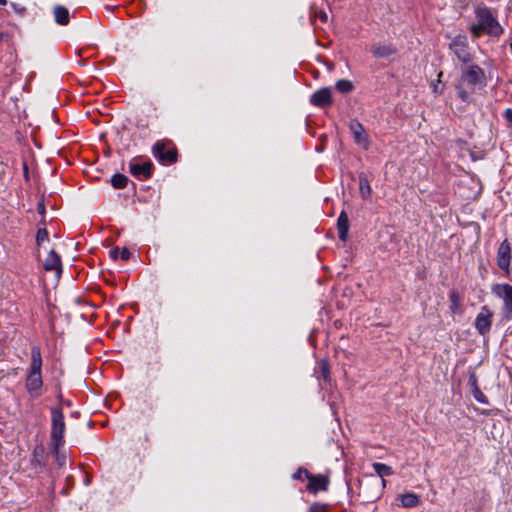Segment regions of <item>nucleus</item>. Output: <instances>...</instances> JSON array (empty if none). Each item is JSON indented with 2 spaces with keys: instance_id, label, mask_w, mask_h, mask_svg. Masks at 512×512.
<instances>
[{
  "instance_id": "14",
  "label": "nucleus",
  "mask_w": 512,
  "mask_h": 512,
  "mask_svg": "<svg viewBox=\"0 0 512 512\" xmlns=\"http://www.w3.org/2000/svg\"><path fill=\"white\" fill-rule=\"evenodd\" d=\"M350 129L354 135L356 143L364 145V147H367L368 137L362 124L357 121H353L350 124Z\"/></svg>"
},
{
  "instance_id": "18",
  "label": "nucleus",
  "mask_w": 512,
  "mask_h": 512,
  "mask_svg": "<svg viewBox=\"0 0 512 512\" xmlns=\"http://www.w3.org/2000/svg\"><path fill=\"white\" fill-rule=\"evenodd\" d=\"M401 505L405 508H413L419 504V497L415 493H406L400 496Z\"/></svg>"
},
{
  "instance_id": "25",
  "label": "nucleus",
  "mask_w": 512,
  "mask_h": 512,
  "mask_svg": "<svg viewBox=\"0 0 512 512\" xmlns=\"http://www.w3.org/2000/svg\"><path fill=\"white\" fill-rule=\"evenodd\" d=\"M328 508V504L315 502L309 507L308 512H328Z\"/></svg>"
},
{
  "instance_id": "12",
  "label": "nucleus",
  "mask_w": 512,
  "mask_h": 512,
  "mask_svg": "<svg viewBox=\"0 0 512 512\" xmlns=\"http://www.w3.org/2000/svg\"><path fill=\"white\" fill-rule=\"evenodd\" d=\"M310 102L317 107H326L332 104L330 88H321L311 95Z\"/></svg>"
},
{
  "instance_id": "17",
  "label": "nucleus",
  "mask_w": 512,
  "mask_h": 512,
  "mask_svg": "<svg viewBox=\"0 0 512 512\" xmlns=\"http://www.w3.org/2000/svg\"><path fill=\"white\" fill-rule=\"evenodd\" d=\"M372 467L376 474L382 478V487L385 488L386 480L384 479V477L393 474L392 468L384 463L379 462L373 463Z\"/></svg>"
},
{
  "instance_id": "28",
  "label": "nucleus",
  "mask_w": 512,
  "mask_h": 512,
  "mask_svg": "<svg viewBox=\"0 0 512 512\" xmlns=\"http://www.w3.org/2000/svg\"><path fill=\"white\" fill-rule=\"evenodd\" d=\"M310 472L305 468H299L294 474L293 478L296 480H303L304 478H308Z\"/></svg>"
},
{
  "instance_id": "20",
  "label": "nucleus",
  "mask_w": 512,
  "mask_h": 512,
  "mask_svg": "<svg viewBox=\"0 0 512 512\" xmlns=\"http://www.w3.org/2000/svg\"><path fill=\"white\" fill-rule=\"evenodd\" d=\"M110 256H111V258H113L115 260L121 259L123 261H127L130 258L131 253L126 247H123V248L115 247L112 250H110Z\"/></svg>"
},
{
  "instance_id": "7",
  "label": "nucleus",
  "mask_w": 512,
  "mask_h": 512,
  "mask_svg": "<svg viewBox=\"0 0 512 512\" xmlns=\"http://www.w3.org/2000/svg\"><path fill=\"white\" fill-rule=\"evenodd\" d=\"M492 293L502 299V313L506 320L512 319V286L510 284H495L492 286Z\"/></svg>"
},
{
  "instance_id": "5",
  "label": "nucleus",
  "mask_w": 512,
  "mask_h": 512,
  "mask_svg": "<svg viewBox=\"0 0 512 512\" xmlns=\"http://www.w3.org/2000/svg\"><path fill=\"white\" fill-rule=\"evenodd\" d=\"M52 415V428H51V444L54 447L56 453L60 446L63 444L65 421L64 415L61 408H53L51 411Z\"/></svg>"
},
{
  "instance_id": "32",
  "label": "nucleus",
  "mask_w": 512,
  "mask_h": 512,
  "mask_svg": "<svg viewBox=\"0 0 512 512\" xmlns=\"http://www.w3.org/2000/svg\"><path fill=\"white\" fill-rule=\"evenodd\" d=\"M505 117L507 121L512 124V109H507L505 111Z\"/></svg>"
},
{
  "instance_id": "2",
  "label": "nucleus",
  "mask_w": 512,
  "mask_h": 512,
  "mask_svg": "<svg viewBox=\"0 0 512 512\" xmlns=\"http://www.w3.org/2000/svg\"><path fill=\"white\" fill-rule=\"evenodd\" d=\"M42 355L37 345L31 347V361L25 378V389L30 398L37 399L43 394Z\"/></svg>"
},
{
  "instance_id": "24",
  "label": "nucleus",
  "mask_w": 512,
  "mask_h": 512,
  "mask_svg": "<svg viewBox=\"0 0 512 512\" xmlns=\"http://www.w3.org/2000/svg\"><path fill=\"white\" fill-rule=\"evenodd\" d=\"M45 241H48V231L46 228H39L36 235L37 245L40 246Z\"/></svg>"
},
{
  "instance_id": "8",
  "label": "nucleus",
  "mask_w": 512,
  "mask_h": 512,
  "mask_svg": "<svg viewBox=\"0 0 512 512\" xmlns=\"http://www.w3.org/2000/svg\"><path fill=\"white\" fill-rule=\"evenodd\" d=\"M449 49L463 64H471L472 54L469 49L467 37L465 35H457L449 44Z\"/></svg>"
},
{
  "instance_id": "27",
  "label": "nucleus",
  "mask_w": 512,
  "mask_h": 512,
  "mask_svg": "<svg viewBox=\"0 0 512 512\" xmlns=\"http://www.w3.org/2000/svg\"><path fill=\"white\" fill-rule=\"evenodd\" d=\"M319 368L321 370V374H322L324 380H328L329 375H330V368H329L328 363L326 361L322 360L319 363Z\"/></svg>"
},
{
  "instance_id": "16",
  "label": "nucleus",
  "mask_w": 512,
  "mask_h": 512,
  "mask_svg": "<svg viewBox=\"0 0 512 512\" xmlns=\"http://www.w3.org/2000/svg\"><path fill=\"white\" fill-rule=\"evenodd\" d=\"M54 19L57 24L65 26L70 21L69 11L62 5H56L53 9Z\"/></svg>"
},
{
  "instance_id": "15",
  "label": "nucleus",
  "mask_w": 512,
  "mask_h": 512,
  "mask_svg": "<svg viewBox=\"0 0 512 512\" xmlns=\"http://www.w3.org/2000/svg\"><path fill=\"white\" fill-rule=\"evenodd\" d=\"M337 229L339 238L342 241H346L348 237V230H349V219L346 214V212L342 211L338 217L337 220Z\"/></svg>"
},
{
  "instance_id": "3",
  "label": "nucleus",
  "mask_w": 512,
  "mask_h": 512,
  "mask_svg": "<svg viewBox=\"0 0 512 512\" xmlns=\"http://www.w3.org/2000/svg\"><path fill=\"white\" fill-rule=\"evenodd\" d=\"M476 24L471 25L470 31L475 38L483 34L498 37L503 34L504 29L493 15L490 8L479 5L475 8Z\"/></svg>"
},
{
  "instance_id": "10",
  "label": "nucleus",
  "mask_w": 512,
  "mask_h": 512,
  "mask_svg": "<svg viewBox=\"0 0 512 512\" xmlns=\"http://www.w3.org/2000/svg\"><path fill=\"white\" fill-rule=\"evenodd\" d=\"M307 484V491L312 494H317L318 492L327 491L330 483V479L327 475L317 474L314 475L312 473L309 474Z\"/></svg>"
},
{
  "instance_id": "11",
  "label": "nucleus",
  "mask_w": 512,
  "mask_h": 512,
  "mask_svg": "<svg viewBox=\"0 0 512 512\" xmlns=\"http://www.w3.org/2000/svg\"><path fill=\"white\" fill-rule=\"evenodd\" d=\"M511 262V247L507 240H504L497 251V265L498 267L509 273V267Z\"/></svg>"
},
{
  "instance_id": "22",
  "label": "nucleus",
  "mask_w": 512,
  "mask_h": 512,
  "mask_svg": "<svg viewBox=\"0 0 512 512\" xmlns=\"http://www.w3.org/2000/svg\"><path fill=\"white\" fill-rule=\"evenodd\" d=\"M336 89L343 94L350 93L354 90V84L350 80L342 79L336 82Z\"/></svg>"
},
{
  "instance_id": "34",
  "label": "nucleus",
  "mask_w": 512,
  "mask_h": 512,
  "mask_svg": "<svg viewBox=\"0 0 512 512\" xmlns=\"http://www.w3.org/2000/svg\"><path fill=\"white\" fill-rule=\"evenodd\" d=\"M8 3L7 0H0V6H6Z\"/></svg>"
},
{
  "instance_id": "6",
  "label": "nucleus",
  "mask_w": 512,
  "mask_h": 512,
  "mask_svg": "<svg viewBox=\"0 0 512 512\" xmlns=\"http://www.w3.org/2000/svg\"><path fill=\"white\" fill-rule=\"evenodd\" d=\"M153 170L154 165L148 158H133L129 163L130 174L138 180L149 179L153 174Z\"/></svg>"
},
{
  "instance_id": "1",
  "label": "nucleus",
  "mask_w": 512,
  "mask_h": 512,
  "mask_svg": "<svg viewBox=\"0 0 512 512\" xmlns=\"http://www.w3.org/2000/svg\"><path fill=\"white\" fill-rule=\"evenodd\" d=\"M487 77L484 69L477 64L464 65L461 68L460 78L455 86L458 97L466 103L472 100L473 94L484 88Z\"/></svg>"
},
{
  "instance_id": "30",
  "label": "nucleus",
  "mask_w": 512,
  "mask_h": 512,
  "mask_svg": "<svg viewBox=\"0 0 512 512\" xmlns=\"http://www.w3.org/2000/svg\"><path fill=\"white\" fill-rule=\"evenodd\" d=\"M442 75H443V72H440V73L438 74V80H437V83H433V84H432V90H433V92H434V93H441V91L439 90V86H438V84L441 82V77H442Z\"/></svg>"
},
{
  "instance_id": "19",
  "label": "nucleus",
  "mask_w": 512,
  "mask_h": 512,
  "mask_svg": "<svg viewBox=\"0 0 512 512\" xmlns=\"http://www.w3.org/2000/svg\"><path fill=\"white\" fill-rule=\"evenodd\" d=\"M359 192L363 199H368L371 196L372 189L368 179L365 176L359 178Z\"/></svg>"
},
{
  "instance_id": "23",
  "label": "nucleus",
  "mask_w": 512,
  "mask_h": 512,
  "mask_svg": "<svg viewBox=\"0 0 512 512\" xmlns=\"http://www.w3.org/2000/svg\"><path fill=\"white\" fill-rule=\"evenodd\" d=\"M128 183V178L123 174H115L111 178V184L116 189H123Z\"/></svg>"
},
{
  "instance_id": "26",
  "label": "nucleus",
  "mask_w": 512,
  "mask_h": 512,
  "mask_svg": "<svg viewBox=\"0 0 512 512\" xmlns=\"http://www.w3.org/2000/svg\"><path fill=\"white\" fill-rule=\"evenodd\" d=\"M473 396H474L475 400L478 401L479 403H482V404L488 403L487 397L477 386H475V388L473 390Z\"/></svg>"
},
{
  "instance_id": "9",
  "label": "nucleus",
  "mask_w": 512,
  "mask_h": 512,
  "mask_svg": "<svg viewBox=\"0 0 512 512\" xmlns=\"http://www.w3.org/2000/svg\"><path fill=\"white\" fill-rule=\"evenodd\" d=\"M492 318L493 313L491 309L486 305L482 306L475 319V328L479 334L486 335L489 333L492 326Z\"/></svg>"
},
{
  "instance_id": "4",
  "label": "nucleus",
  "mask_w": 512,
  "mask_h": 512,
  "mask_svg": "<svg viewBox=\"0 0 512 512\" xmlns=\"http://www.w3.org/2000/svg\"><path fill=\"white\" fill-rule=\"evenodd\" d=\"M153 156L162 164L170 165L177 161V148L171 140H158L152 147Z\"/></svg>"
},
{
  "instance_id": "31",
  "label": "nucleus",
  "mask_w": 512,
  "mask_h": 512,
  "mask_svg": "<svg viewBox=\"0 0 512 512\" xmlns=\"http://www.w3.org/2000/svg\"><path fill=\"white\" fill-rule=\"evenodd\" d=\"M317 16L322 22H326L328 20V15L323 11L319 12Z\"/></svg>"
},
{
  "instance_id": "33",
  "label": "nucleus",
  "mask_w": 512,
  "mask_h": 512,
  "mask_svg": "<svg viewBox=\"0 0 512 512\" xmlns=\"http://www.w3.org/2000/svg\"><path fill=\"white\" fill-rule=\"evenodd\" d=\"M7 38V35L3 32H0V42L4 41Z\"/></svg>"
},
{
  "instance_id": "13",
  "label": "nucleus",
  "mask_w": 512,
  "mask_h": 512,
  "mask_svg": "<svg viewBox=\"0 0 512 512\" xmlns=\"http://www.w3.org/2000/svg\"><path fill=\"white\" fill-rule=\"evenodd\" d=\"M44 269L47 271H55L58 275L62 272L61 258L54 250H51L46 257Z\"/></svg>"
},
{
  "instance_id": "21",
  "label": "nucleus",
  "mask_w": 512,
  "mask_h": 512,
  "mask_svg": "<svg viewBox=\"0 0 512 512\" xmlns=\"http://www.w3.org/2000/svg\"><path fill=\"white\" fill-rule=\"evenodd\" d=\"M374 56L376 57H388L395 53V49L387 45H379L372 49Z\"/></svg>"
},
{
  "instance_id": "29",
  "label": "nucleus",
  "mask_w": 512,
  "mask_h": 512,
  "mask_svg": "<svg viewBox=\"0 0 512 512\" xmlns=\"http://www.w3.org/2000/svg\"><path fill=\"white\" fill-rule=\"evenodd\" d=\"M451 301H452L451 309L454 311L457 309V307L459 305V298L456 293L451 294Z\"/></svg>"
}]
</instances>
